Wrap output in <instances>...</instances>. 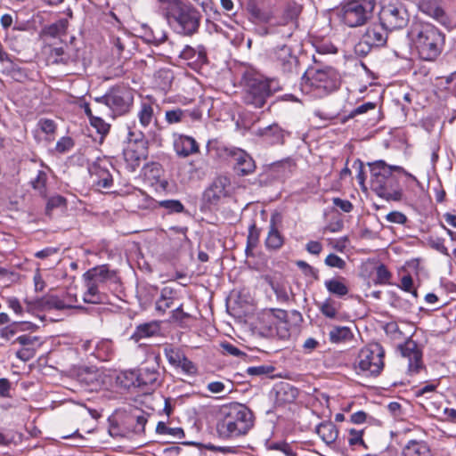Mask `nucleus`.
I'll return each instance as SVG.
<instances>
[{"mask_svg":"<svg viewBox=\"0 0 456 456\" xmlns=\"http://www.w3.org/2000/svg\"><path fill=\"white\" fill-rule=\"evenodd\" d=\"M216 429L224 439H237L254 427L255 415L245 404L230 403L220 406L216 413Z\"/></svg>","mask_w":456,"mask_h":456,"instance_id":"nucleus-1","label":"nucleus"},{"mask_svg":"<svg viewBox=\"0 0 456 456\" xmlns=\"http://www.w3.org/2000/svg\"><path fill=\"white\" fill-rule=\"evenodd\" d=\"M370 169V187L375 193L387 200H400L402 199V191L394 187L395 178L392 172L403 173L406 175L416 178L408 174L400 166L387 165L384 160H377L369 164Z\"/></svg>","mask_w":456,"mask_h":456,"instance_id":"nucleus-2","label":"nucleus"},{"mask_svg":"<svg viewBox=\"0 0 456 456\" xmlns=\"http://www.w3.org/2000/svg\"><path fill=\"white\" fill-rule=\"evenodd\" d=\"M340 85V76L332 67H312L302 77L301 90L314 97L322 98L336 91Z\"/></svg>","mask_w":456,"mask_h":456,"instance_id":"nucleus-3","label":"nucleus"},{"mask_svg":"<svg viewBox=\"0 0 456 456\" xmlns=\"http://www.w3.org/2000/svg\"><path fill=\"white\" fill-rule=\"evenodd\" d=\"M408 35L422 60L434 61L441 53L444 37L435 26L415 24Z\"/></svg>","mask_w":456,"mask_h":456,"instance_id":"nucleus-4","label":"nucleus"},{"mask_svg":"<svg viewBox=\"0 0 456 456\" xmlns=\"http://www.w3.org/2000/svg\"><path fill=\"white\" fill-rule=\"evenodd\" d=\"M281 90L275 79H268L260 74L247 73L245 75V89L242 96L246 105L256 109L265 106L267 98Z\"/></svg>","mask_w":456,"mask_h":456,"instance_id":"nucleus-5","label":"nucleus"},{"mask_svg":"<svg viewBox=\"0 0 456 456\" xmlns=\"http://www.w3.org/2000/svg\"><path fill=\"white\" fill-rule=\"evenodd\" d=\"M166 17L174 31L182 36L191 37L196 34L200 26V12L183 2L173 7H167Z\"/></svg>","mask_w":456,"mask_h":456,"instance_id":"nucleus-6","label":"nucleus"},{"mask_svg":"<svg viewBox=\"0 0 456 456\" xmlns=\"http://www.w3.org/2000/svg\"><path fill=\"white\" fill-rule=\"evenodd\" d=\"M375 6V0H346L337 8V15L346 27L358 28L373 17Z\"/></svg>","mask_w":456,"mask_h":456,"instance_id":"nucleus-7","label":"nucleus"},{"mask_svg":"<svg viewBox=\"0 0 456 456\" xmlns=\"http://www.w3.org/2000/svg\"><path fill=\"white\" fill-rule=\"evenodd\" d=\"M385 350L378 344H370L358 354L354 368L358 374L363 376H378L384 368Z\"/></svg>","mask_w":456,"mask_h":456,"instance_id":"nucleus-8","label":"nucleus"},{"mask_svg":"<svg viewBox=\"0 0 456 456\" xmlns=\"http://www.w3.org/2000/svg\"><path fill=\"white\" fill-rule=\"evenodd\" d=\"M287 312L281 309H269L260 314L256 328L265 337L278 336L285 338L289 336Z\"/></svg>","mask_w":456,"mask_h":456,"instance_id":"nucleus-9","label":"nucleus"},{"mask_svg":"<svg viewBox=\"0 0 456 456\" xmlns=\"http://www.w3.org/2000/svg\"><path fill=\"white\" fill-rule=\"evenodd\" d=\"M95 110L101 112L105 106L115 114L126 113L133 102V94L125 88H112L102 97L95 98Z\"/></svg>","mask_w":456,"mask_h":456,"instance_id":"nucleus-10","label":"nucleus"},{"mask_svg":"<svg viewBox=\"0 0 456 456\" xmlns=\"http://www.w3.org/2000/svg\"><path fill=\"white\" fill-rule=\"evenodd\" d=\"M387 31L388 29L381 22L369 25L354 47L355 53L365 56L373 47L385 45L387 40Z\"/></svg>","mask_w":456,"mask_h":456,"instance_id":"nucleus-11","label":"nucleus"},{"mask_svg":"<svg viewBox=\"0 0 456 456\" xmlns=\"http://www.w3.org/2000/svg\"><path fill=\"white\" fill-rule=\"evenodd\" d=\"M379 21L389 31L399 30L405 28L409 22V13L403 4L389 3L381 7Z\"/></svg>","mask_w":456,"mask_h":456,"instance_id":"nucleus-12","label":"nucleus"},{"mask_svg":"<svg viewBox=\"0 0 456 456\" xmlns=\"http://www.w3.org/2000/svg\"><path fill=\"white\" fill-rule=\"evenodd\" d=\"M159 376L157 370L144 368L138 371H130L126 378L131 380V386L147 393L154 390L159 386Z\"/></svg>","mask_w":456,"mask_h":456,"instance_id":"nucleus-13","label":"nucleus"},{"mask_svg":"<svg viewBox=\"0 0 456 456\" xmlns=\"http://www.w3.org/2000/svg\"><path fill=\"white\" fill-rule=\"evenodd\" d=\"M270 57L284 73H293L297 70V58L289 46L286 45L276 46L273 49Z\"/></svg>","mask_w":456,"mask_h":456,"instance_id":"nucleus-14","label":"nucleus"},{"mask_svg":"<svg viewBox=\"0 0 456 456\" xmlns=\"http://www.w3.org/2000/svg\"><path fill=\"white\" fill-rule=\"evenodd\" d=\"M84 280H90L101 288L111 283H117L118 278L114 270H110L107 265H98L86 271L83 275Z\"/></svg>","mask_w":456,"mask_h":456,"instance_id":"nucleus-15","label":"nucleus"},{"mask_svg":"<svg viewBox=\"0 0 456 456\" xmlns=\"http://www.w3.org/2000/svg\"><path fill=\"white\" fill-rule=\"evenodd\" d=\"M229 156L232 159L233 169L239 175L245 176L255 172V161L245 151L233 148L229 151Z\"/></svg>","mask_w":456,"mask_h":456,"instance_id":"nucleus-16","label":"nucleus"},{"mask_svg":"<svg viewBox=\"0 0 456 456\" xmlns=\"http://www.w3.org/2000/svg\"><path fill=\"white\" fill-rule=\"evenodd\" d=\"M109 166L110 163L103 160L95 162L89 167V173L94 185L104 189L112 186L113 179L108 168Z\"/></svg>","mask_w":456,"mask_h":456,"instance_id":"nucleus-17","label":"nucleus"},{"mask_svg":"<svg viewBox=\"0 0 456 456\" xmlns=\"http://www.w3.org/2000/svg\"><path fill=\"white\" fill-rule=\"evenodd\" d=\"M399 350L403 358L408 359L409 371L418 373L422 367V354L419 350L415 341L408 339L404 344L399 346Z\"/></svg>","mask_w":456,"mask_h":456,"instance_id":"nucleus-18","label":"nucleus"},{"mask_svg":"<svg viewBox=\"0 0 456 456\" xmlns=\"http://www.w3.org/2000/svg\"><path fill=\"white\" fill-rule=\"evenodd\" d=\"M442 0H419V8L427 15L432 17L442 24L447 22V16L442 7Z\"/></svg>","mask_w":456,"mask_h":456,"instance_id":"nucleus-19","label":"nucleus"},{"mask_svg":"<svg viewBox=\"0 0 456 456\" xmlns=\"http://www.w3.org/2000/svg\"><path fill=\"white\" fill-rule=\"evenodd\" d=\"M147 157V147L128 145L124 151V158L131 171H134Z\"/></svg>","mask_w":456,"mask_h":456,"instance_id":"nucleus-20","label":"nucleus"},{"mask_svg":"<svg viewBox=\"0 0 456 456\" xmlns=\"http://www.w3.org/2000/svg\"><path fill=\"white\" fill-rule=\"evenodd\" d=\"M231 185L230 179L226 176L216 177L207 191V196L210 200H218L229 193Z\"/></svg>","mask_w":456,"mask_h":456,"instance_id":"nucleus-21","label":"nucleus"},{"mask_svg":"<svg viewBox=\"0 0 456 456\" xmlns=\"http://www.w3.org/2000/svg\"><path fill=\"white\" fill-rule=\"evenodd\" d=\"M175 151L181 157H188L199 151V146L194 138L187 135H180L175 140Z\"/></svg>","mask_w":456,"mask_h":456,"instance_id":"nucleus-22","label":"nucleus"},{"mask_svg":"<svg viewBox=\"0 0 456 456\" xmlns=\"http://www.w3.org/2000/svg\"><path fill=\"white\" fill-rule=\"evenodd\" d=\"M401 456H431V451L426 442L410 440L403 447Z\"/></svg>","mask_w":456,"mask_h":456,"instance_id":"nucleus-23","label":"nucleus"},{"mask_svg":"<svg viewBox=\"0 0 456 456\" xmlns=\"http://www.w3.org/2000/svg\"><path fill=\"white\" fill-rule=\"evenodd\" d=\"M256 134L269 144H281L284 142V131L276 124L259 129Z\"/></svg>","mask_w":456,"mask_h":456,"instance_id":"nucleus-24","label":"nucleus"},{"mask_svg":"<svg viewBox=\"0 0 456 456\" xmlns=\"http://www.w3.org/2000/svg\"><path fill=\"white\" fill-rule=\"evenodd\" d=\"M86 291L83 295V300L88 304H102L106 300L105 293L101 291V287L90 280H85Z\"/></svg>","mask_w":456,"mask_h":456,"instance_id":"nucleus-25","label":"nucleus"},{"mask_svg":"<svg viewBox=\"0 0 456 456\" xmlns=\"http://www.w3.org/2000/svg\"><path fill=\"white\" fill-rule=\"evenodd\" d=\"M180 57L191 62L205 63L207 61L206 48L203 45H198L197 48L186 45L180 53Z\"/></svg>","mask_w":456,"mask_h":456,"instance_id":"nucleus-26","label":"nucleus"},{"mask_svg":"<svg viewBox=\"0 0 456 456\" xmlns=\"http://www.w3.org/2000/svg\"><path fill=\"white\" fill-rule=\"evenodd\" d=\"M276 403L285 404L292 403L297 397V389L289 383H281L275 388Z\"/></svg>","mask_w":456,"mask_h":456,"instance_id":"nucleus-27","label":"nucleus"},{"mask_svg":"<svg viewBox=\"0 0 456 456\" xmlns=\"http://www.w3.org/2000/svg\"><path fill=\"white\" fill-rule=\"evenodd\" d=\"M35 308L49 311V310H62L69 305L61 299H60L57 296L47 295L35 302Z\"/></svg>","mask_w":456,"mask_h":456,"instance_id":"nucleus-28","label":"nucleus"},{"mask_svg":"<svg viewBox=\"0 0 456 456\" xmlns=\"http://www.w3.org/2000/svg\"><path fill=\"white\" fill-rule=\"evenodd\" d=\"M316 433L327 444H333L338 436V429L336 425L330 421L318 425L316 427Z\"/></svg>","mask_w":456,"mask_h":456,"instance_id":"nucleus-29","label":"nucleus"},{"mask_svg":"<svg viewBox=\"0 0 456 456\" xmlns=\"http://www.w3.org/2000/svg\"><path fill=\"white\" fill-rule=\"evenodd\" d=\"M175 297V290L170 287H164L160 291L159 298L157 300L155 309L160 314H165L167 309L173 305Z\"/></svg>","mask_w":456,"mask_h":456,"instance_id":"nucleus-30","label":"nucleus"},{"mask_svg":"<svg viewBox=\"0 0 456 456\" xmlns=\"http://www.w3.org/2000/svg\"><path fill=\"white\" fill-rule=\"evenodd\" d=\"M267 449L273 452L274 456H297L295 445L285 441L271 442L267 444Z\"/></svg>","mask_w":456,"mask_h":456,"instance_id":"nucleus-31","label":"nucleus"},{"mask_svg":"<svg viewBox=\"0 0 456 456\" xmlns=\"http://www.w3.org/2000/svg\"><path fill=\"white\" fill-rule=\"evenodd\" d=\"M140 125L147 128L153 121H156L153 105L149 102H142L141 108L137 113Z\"/></svg>","mask_w":456,"mask_h":456,"instance_id":"nucleus-32","label":"nucleus"},{"mask_svg":"<svg viewBox=\"0 0 456 456\" xmlns=\"http://www.w3.org/2000/svg\"><path fill=\"white\" fill-rule=\"evenodd\" d=\"M284 238L278 231L273 223L271 224L268 234L265 240V246L268 249L277 250L282 247Z\"/></svg>","mask_w":456,"mask_h":456,"instance_id":"nucleus-33","label":"nucleus"},{"mask_svg":"<svg viewBox=\"0 0 456 456\" xmlns=\"http://www.w3.org/2000/svg\"><path fill=\"white\" fill-rule=\"evenodd\" d=\"M324 285L330 294L340 297L346 296L349 291L347 286L343 281V279L327 280L325 281Z\"/></svg>","mask_w":456,"mask_h":456,"instance_id":"nucleus-34","label":"nucleus"},{"mask_svg":"<svg viewBox=\"0 0 456 456\" xmlns=\"http://www.w3.org/2000/svg\"><path fill=\"white\" fill-rule=\"evenodd\" d=\"M67 47H50L48 53V61L52 63L66 64L69 61V55L66 53Z\"/></svg>","mask_w":456,"mask_h":456,"instance_id":"nucleus-35","label":"nucleus"},{"mask_svg":"<svg viewBox=\"0 0 456 456\" xmlns=\"http://www.w3.org/2000/svg\"><path fill=\"white\" fill-rule=\"evenodd\" d=\"M127 139L129 145H134L138 147H146V140L144 134L136 128L135 126L128 127Z\"/></svg>","mask_w":456,"mask_h":456,"instance_id":"nucleus-36","label":"nucleus"},{"mask_svg":"<svg viewBox=\"0 0 456 456\" xmlns=\"http://www.w3.org/2000/svg\"><path fill=\"white\" fill-rule=\"evenodd\" d=\"M330 339L333 343L348 340L352 337V333L347 327H334L330 331Z\"/></svg>","mask_w":456,"mask_h":456,"instance_id":"nucleus-37","label":"nucleus"},{"mask_svg":"<svg viewBox=\"0 0 456 456\" xmlns=\"http://www.w3.org/2000/svg\"><path fill=\"white\" fill-rule=\"evenodd\" d=\"M164 354L168 362L175 367H177L182 362L183 358L185 357L184 354L180 349L175 348L171 346H166L164 348Z\"/></svg>","mask_w":456,"mask_h":456,"instance_id":"nucleus-38","label":"nucleus"},{"mask_svg":"<svg viewBox=\"0 0 456 456\" xmlns=\"http://www.w3.org/2000/svg\"><path fill=\"white\" fill-rule=\"evenodd\" d=\"M158 332V326L155 323H145L137 327L133 337L136 339L149 338Z\"/></svg>","mask_w":456,"mask_h":456,"instance_id":"nucleus-39","label":"nucleus"},{"mask_svg":"<svg viewBox=\"0 0 456 456\" xmlns=\"http://www.w3.org/2000/svg\"><path fill=\"white\" fill-rule=\"evenodd\" d=\"M40 130L46 134V140L53 141L56 131V124L49 118H41L37 123Z\"/></svg>","mask_w":456,"mask_h":456,"instance_id":"nucleus-40","label":"nucleus"},{"mask_svg":"<svg viewBox=\"0 0 456 456\" xmlns=\"http://www.w3.org/2000/svg\"><path fill=\"white\" fill-rule=\"evenodd\" d=\"M188 110L174 109L166 111V121L168 124L179 123L187 118Z\"/></svg>","mask_w":456,"mask_h":456,"instance_id":"nucleus-41","label":"nucleus"},{"mask_svg":"<svg viewBox=\"0 0 456 456\" xmlns=\"http://www.w3.org/2000/svg\"><path fill=\"white\" fill-rule=\"evenodd\" d=\"M159 206L168 210L169 213H182L184 210L183 205L177 200H166L159 201Z\"/></svg>","mask_w":456,"mask_h":456,"instance_id":"nucleus-42","label":"nucleus"},{"mask_svg":"<svg viewBox=\"0 0 456 456\" xmlns=\"http://www.w3.org/2000/svg\"><path fill=\"white\" fill-rule=\"evenodd\" d=\"M90 124L93 127H94L98 134L102 136H105L110 131V124L106 123L100 117H92L90 120Z\"/></svg>","mask_w":456,"mask_h":456,"instance_id":"nucleus-43","label":"nucleus"},{"mask_svg":"<svg viewBox=\"0 0 456 456\" xmlns=\"http://www.w3.org/2000/svg\"><path fill=\"white\" fill-rule=\"evenodd\" d=\"M391 278V273L384 265H379L376 269V284H388Z\"/></svg>","mask_w":456,"mask_h":456,"instance_id":"nucleus-44","label":"nucleus"},{"mask_svg":"<svg viewBox=\"0 0 456 456\" xmlns=\"http://www.w3.org/2000/svg\"><path fill=\"white\" fill-rule=\"evenodd\" d=\"M280 26H286L288 27V37H291L295 29L297 28V22L296 20V16L292 12H289L281 21L278 23Z\"/></svg>","mask_w":456,"mask_h":456,"instance_id":"nucleus-45","label":"nucleus"},{"mask_svg":"<svg viewBox=\"0 0 456 456\" xmlns=\"http://www.w3.org/2000/svg\"><path fill=\"white\" fill-rule=\"evenodd\" d=\"M274 370V368L270 365H259L248 367L247 369V373L251 376H265L271 374Z\"/></svg>","mask_w":456,"mask_h":456,"instance_id":"nucleus-46","label":"nucleus"},{"mask_svg":"<svg viewBox=\"0 0 456 456\" xmlns=\"http://www.w3.org/2000/svg\"><path fill=\"white\" fill-rule=\"evenodd\" d=\"M363 430H356L354 428L349 429L348 432V444L351 446L361 444L366 447L362 439Z\"/></svg>","mask_w":456,"mask_h":456,"instance_id":"nucleus-47","label":"nucleus"},{"mask_svg":"<svg viewBox=\"0 0 456 456\" xmlns=\"http://www.w3.org/2000/svg\"><path fill=\"white\" fill-rule=\"evenodd\" d=\"M39 338L36 336L22 335L18 337L13 343H19L23 347H35L38 345Z\"/></svg>","mask_w":456,"mask_h":456,"instance_id":"nucleus-48","label":"nucleus"},{"mask_svg":"<svg viewBox=\"0 0 456 456\" xmlns=\"http://www.w3.org/2000/svg\"><path fill=\"white\" fill-rule=\"evenodd\" d=\"M324 263L329 267L344 269L346 267V261L335 254H330L324 260Z\"/></svg>","mask_w":456,"mask_h":456,"instance_id":"nucleus-49","label":"nucleus"},{"mask_svg":"<svg viewBox=\"0 0 456 456\" xmlns=\"http://www.w3.org/2000/svg\"><path fill=\"white\" fill-rule=\"evenodd\" d=\"M376 109V103L374 102H365L358 107H356L355 109H354L349 114H348V118H353L358 115H362V114H364L370 110H373Z\"/></svg>","mask_w":456,"mask_h":456,"instance_id":"nucleus-50","label":"nucleus"},{"mask_svg":"<svg viewBox=\"0 0 456 456\" xmlns=\"http://www.w3.org/2000/svg\"><path fill=\"white\" fill-rule=\"evenodd\" d=\"M385 332L393 339H400L403 338V333L399 330L398 324L395 322H390L386 324Z\"/></svg>","mask_w":456,"mask_h":456,"instance_id":"nucleus-51","label":"nucleus"},{"mask_svg":"<svg viewBox=\"0 0 456 456\" xmlns=\"http://www.w3.org/2000/svg\"><path fill=\"white\" fill-rule=\"evenodd\" d=\"M46 179V174L44 171H38L37 177L32 180L31 184L34 189L39 191L40 193H44Z\"/></svg>","mask_w":456,"mask_h":456,"instance_id":"nucleus-52","label":"nucleus"},{"mask_svg":"<svg viewBox=\"0 0 456 456\" xmlns=\"http://www.w3.org/2000/svg\"><path fill=\"white\" fill-rule=\"evenodd\" d=\"M162 78V82L159 83L158 86L163 89L166 90L170 86L172 75L169 70H159L156 74V79Z\"/></svg>","mask_w":456,"mask_h":456,"instance_id":"nucleus-53","label":"nucleus"},{"mask_svg":"<svg viewBox=\"0 0 456 456\" xmlns=\"http://www.w3.org/2000/svg\"><path fill=\"white\" fill-rule=\"evenodd\" d=\"M321 312L328 318H335L338 314L337 308L334 306L333 302L330 299L326 300L322 305Z\"/></svg>","mask_w":456,"mask_h":456,"instance_id":"nucleus-54","label":"nucleus"},{"mask_svg":"<svg viewBox=\"0 0 456 456\" xmlns=\"http://www.w3.org/2000/svg\"><path fill=\"white\" fill-rule=\"evenodd\" d=\"M177 367L181 368L182 370L187 375H195L198 370L196 365L186 356L183 358L182 362Z\"/></svg>","mask_w":456,"mask_h":456,"instance_id":"nucleus-55","label":"nucleus"},{"mask_svg":"<svg viewBox=\"0 0 456 456\" xmlns=\"http://www.w3.org/2000/svg\"><path fill=\"white\" fill-rule=\"evenodd\" d=\"M386 219L394 224H403L407 222V216L399 211H392L386 216Z\"/></svg>","mask_w":456,"mask_h":456,"instance_id":"nucleus-56","label":"nucleus"},{"mask_svg":"<svg viewBox=\"0 0 456 456\" xmlns=\"http://www.w3.org/2000/svg\"><path fill=\"white\" fill-rule=\"evenodd\" d=\"M73 147V141L70 137H61L56 143V151L60 153L68 151Z\"/></svg>","mask_w":456,"mask_h":456,"instance_id":"nucleus-57","label":"nucleus"},{"mask_svg":"<svg viewBox=\"0 0 456 456\" xmlns=\"http://www.w3.org/2000/svg\"><path fill=\"white\" fill-rule=\"evenodd\" d=\"M297 266L301 269L305 276H312L317 278V270L303 260L296 262Z\"/></svg>","mask_w":456,"mask_h":456,"instance_id":"nucleus-58","label":"nucleus"},{"mask_svg":"<svg viewBox=\"0 0 456 456\" xmlns=\"http://www.w3.org/2000/svg\"><path fill=\"white\" fill-rule=\"evenodd\" d=\"M36 354V348L35 347H23L20 350H18L16 352V356L24 361L27 362L30 359H32L35 356Z\"/></svg>","mask_w":456,"mask_h":456,"instance_id":"nucleus-59","label":"nucleus"},{"mask_svg":"<svg viewBox=\"0 0 456 456\" xmlns=\"http://www.w3.org/2000/svg\"><path fill=\"white\" fill-rule=\"evenodd\" d=\"M20 323L14 322L9 326H6L0 330V336L3 338L10 339L17 333L16 326L20 325Z\"/></svg>","mask_w":456,"mask_h":456,"instance_id":"nucleus-60","label":"nucleus"},{"mask_svg":"<svg viewBox=\"0 0 456 456\" xmlns=\"http://www.w3.org/2000/svg\"><path fill=\"white\" fill-rule=\"evenodd\" d=\"M59 248L55 247H47L35 253V256L40 259L48 258L52 256H54L58 253Z\"/></svg>","mask_w":456,"mask_h":456,"instance_id":"nucleus-61","label":"nucleus"},{"mask_svg":"<svg viewBox=\"0 0 456 456\" xmlns=\"http://www.w3.org/2000/svg\"><path fill=\"white\" fill-rule=\"evenodd\" d=\"M305 249L308 253L318 256L322 250V245L317 240H310L306 243Z\"/></svg>","mask_w":456,"mask_h":456,"instance_id":"nucleus-62","label":"nucleus"},{"mask_svg":"<svg viewBox=\"0 0 456 456\" xmlns=\"http://www.w3.org/2000/svg\"><path fill=\"white\" fill-rule=\"evenodd\" d=\"M333 204L339 208L341 210H343L346 213H349L353 209V205L349 200H342L339 198H334L333 199Z\"/></svg>","mask_w":456,"mask_h":456,"instance_id":"nucleus-63","label":"nucleus"},{"mask_svg":"<svg viewBox=\"0 0 456 456\" xmlns=\"http://www.w3.org/2000/svg\"><path fill=\"white\" fill-rule=\"evenodd\" d=\"M6 302L8 304V306L13 310V312L18 314V315H21L23 314V308L19 301L18 298L16 297H8L6 299Z\"/></svg>","mask_w":456,"mask_h":456,"instance_id":"nucleus-64","label":"nucleus"}]
</instances>
